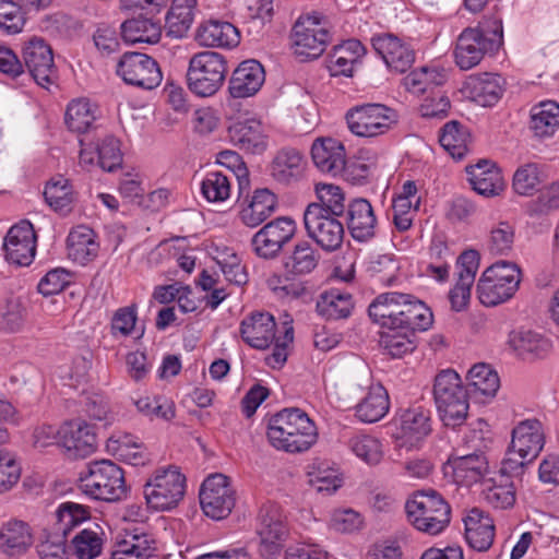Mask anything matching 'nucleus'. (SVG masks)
<instances>
[{
  "label": "nucleus",
  "instance_id": "f257e3e1",
  "mask_svg": "<svg viewBox=\"0 0 559 559\" xmlns=\"http://www.w3.org/2000/svg\"><path fill=\"white\" fill-rule=\"evenodd\" d=\"M373 322L388 330L426 331L433 322L432 311L409 294H380L368 308Z\"/></svg>",
  "mask_w": 559,
  "mask_h": 559
},
{
  "label": "nucleus",
  "instance_id": "f03ea898",
  "mask_svg": "<svg viewBox=\"0 0 559 559\" xmlns=\"http://www.w3.org/2000/svg\"><path fill=\"white\" fill-rule=\"evenodd\" d=\"M267 439L277 450L300 453L309 450L318 439L313 420L300 408H284L270 417Z\"/></svg>",
  "mask_w": 559,
  "mask_h": 559
},
{
  "label": "nucleus",
  "instance_id": "7ed1b4c3",
  "mask_svg": "<svg viewBox=\"0 0 559 559\" xmlns=\"http://www.w3.org/2000/svg\"><path fill=\"white\" fill-rule=\"evenodd\" d=\"M433 399L441 420L448 427L461 426L468 414V391L452 369L441 370L435 378Z\"/></svg>",
  "mask_w": 559,
  "mask_h": 559
},
{
  "label": "nucleus",
  "instance_id": "20e7f679",
  "mask_svg": "<svg viewBox=\"0 0 559 559\" xmlns=\"http://www.w3.org/2000/svg\"><path fill=\"white\" fill-rule=\"evenodd\" d=\"M409 522L414 527L428 535H438L451 521V508L436 490L416 491L405 504Z\"/></svg>",
  "mask_w": 559,
  "mask_h": 559
},
{
  "label": "nucleus",
  "instance_id": "39448f33",
  "mask_svg": "<svg viewBox=\"0 0 559 559\" xmlns=\"http://www.w3.org/2000/svg\"><path fill=\"white\" fill-rule=\"evenodd\" d=\"M81 490L96 500L119 501L127 495L123 471L114 462H92L80 475Z\"/></svg>",
  "mask_w": 559,
  "mask_h": 559
},
{
  "label": "nucleus",
  "instance_id": "423d86ee",
  "mask_svg": "<svg viewBox=\"0 0 559 559\" xmlns=\"http://www.w3.org/2000/svg\"><path fill=\"white\" fill-rule=\"evenodd\" d=\"M227 72L228 68L224 56L210 50L198 52L189 61L188 87L198 96H212L223 86Z\"/></svg>",
  "mask_w": 559,
  "mask_h": 559
},
{
  "label": "nucleus",
  "instance_id": "0eeeda50",
  "mask_svg": "<svg viewBox=\"0 0 559 559\" xmlns=\"http://www.w3.org/2000/svg\"><path fill=\"white\" fill-rule=\"evenodd\" d=\"M521 282L520 269L510 262L501 261L487 267L477 283L479 301L493 307L510 299Z\"/></svg>",
  "mask_w": 559,
  "mask_h": 559
},
{
  "label": "nucleus",
  "instance_id": "6e6552de",
  "mask_svg": "<svg viewBox=\"0 0 559 559\" xmlns=\"http://www.w3.org/2000/svg\"><path fill=\"white\" fill-rule=\"evenodd\" d=\"M185 493L186 476L174 465L157 468L144 485L146 502L157 511L176 508Z\"/></svg>",
  "mask_w": 559,
  "mask_h": 559
},
{
  "label": "nucleus",
  "instance_id": "1a4fd4ad",
  "mask_svg": "<svg viewBox=\"0 0 559 559\" xmlns=\"http://www.w3.org/2000/svg\"><path fill=\"white\" fill-rule=\"evenodd\" d=\"M345 119L353 134L373 138L391 130L397 123V114L385 105L372 103L350 108Z\"/></svg>",
  "mask_w": 559,
  "mask_h": 559
},
{
  "label": "nucleus",
  "instance_id": "9d476101",
  "mask_svg": "<svg viewBox=\"0 0 559 559\" xmlns=\"http://www.w3.org/2000/svg\"><path fill=\"white\" fill-rule=\"evenodd\" d=\"M331 39L328 22L317 13L300 15L292 31L296 55L306 59L320 57Z\"/></svg>",
  "mask_w": 559,
  "mask_h": 559
},
{
  "label": "nucleus",
  "instance_id": "9b49d317",
  "mask_svg": "<svg viewBox=\"0 0 559 559\" xmlns=\"http://www.w3.org/2000/svg\"><path fill=\"white\" fill-rule=\"evenodd\" d=\"M465 442L473 452L465 453L462 449H455L447 464L452 469L454 481L468 487L484 477L488 471V462L480 451L483 437L479 433L474 431L472 438H466Z\"/></svg>",
  "mask_w": 559,
  "mask_h": 559
},
{
  "label": "nucleus",
  "instance_id": "f8f14e48",
  "mask_svg": "<svg viewBox=\"0 0 559 559\" xmlns=\"http://www.w3.org/2000/svg\"><path fill=\"white\" fill-rule=\"evenodd\" d=\"M337 217L316 205H308L304 213L307 235L326 252L340 249L344 240V226Z\"/></svg>",
  "mask_w": 559,
  "mask_h": 559
},
{
  "label": "nucleus",
  "instance_id": "ddd939ff",
  "mask_svg": "<svg viewBox=\"0 0 559 559\" xmlns=\"http://www.w3.org/2000/svg\"><path fill=\"white\" fill-rule=\"evenodd\" d=\"M117 74L127 84L144 90L157 87L163 80L158 63L141 52H124L117 64Z\"/></svg>",
  "mask_w": 559,
  "mask_h": 559
},
{
  "label": "nucleus",
  "instance_id": "4468645a",
  "mask_svg": "<svg viewBox=\"0 0 559 559\" xmlns=\"http://www.w3.org/2000/svg\"><path fill=\"white\" fill-rule=\"evenodd\" d=\"M296 229L295 221L287 216L269 222L253 235V251L262 259L276 258L284 246L293 239Z\"/></svg>",
  "mask_w": 559,
  "mask_h": 559
},
{
  "label": "nucleus",
  "instance_id": "2eb2a0df",
  "mask_svg": "<svg viewBox=\"0 0 559 559\" xmlns=\"http://www.w3.org/2000/svg\"><path fill=\"white\" fill-rule=\"evenodd\" d=\"M235 501V491L227 476L213 474L203 481L200 503L206 516L214 520L226 518L231 512Z\"/></svg>",
  "mask_w": 559,
  "mask_h": 559
},
{
  "label": "nucleus",
  "instance_id": "dca6fc26",
  "mask_svg": "<svg viewBox=\"0 0 559 559\" xmlns=\"http://www.w3.org/2000/svg\"><path fill=\"white\" fill-rule=\"evenodd\" d=\"M259 552L265 559H274L281 554L287 528L281 510L273 504L264 506L259 514Z\"/></svg>",
  "mask_w": 559,
  "mask_h": 559
},
{
  "label": "nucleus",
  "instance_id": "f3484780",
  "mask_svg": "<svg viewBox=\"0 0 559 559\" xmlns=\"http://www.w3.org/2000/svg\"><path fill=\"white\" fill-rule=\"evenodd\" d=\"M25 66L36 83L43 87L52 84L57 78L51 47L39 37H32L22 48Z\"/></svg>",
  "mask_w": 559,
  "mask_h": 559
},
{
  "label": "nucleus",
  "instance_id": "a211bd4d",
  "mask_svg": "<svg viewBox=\"0 0 559 559\" xmlns=\"http://www.w3.org/2000/svg\"><path fill=\"white\" fill-rule=\"evenodd\" d=\"M498 39H485L478 28H465L456 40L455 63L461 70L476 67L486 53L497 51Z\"/></svg>",
  "mask_w": 559,
  "mask_h": 559
},
{
  "label": "nucleus",
  "instance_id": "6ab92c4d",
  "mask_svg": "<svg viewBox=\"0 0 559 559\" xmlns=\"http://www.w3.org/2000/svg\"><path fill=\"white\" fill-rule=\"evenodd\" d=\"M8 262L19 265H29L36 252V235L33 225L23 221L12 226L3 242Z\"/></svg>",
  "mask_w": 559,
  "mask_h": 559
},
{
  "label": "nucleus",
  "instance_id": "aec40b11",
  "mask_svg": "<svg viewBox=\"0 0 559 559\" xmlns=\"http://www.w3.org/2000/svg\"><path fill=\"white\" fill-rule=\"evenodd\" d=\"M371 44L385 64L396 72H405L415 61L413 47L392 33L373 35Z\"/></svg>",
  "mask_w": 559,
  "mask_h": 559
},
{
  "label": "nucleus",
  "instance_id": "412c9836",
  "mask_svg": "<svg viewBox=\"0 0 559 559\" xmlns=\"http://www.w3.org/2000/svg\"><path fill=\"white\" fill-rule=\"evenodd\" d=\"M227 134L230 143L245 153L261 154L266 150L267 141L263 126L255 118H239L231 121Z\"/></svg>",
  "mask_w": 559,
  "mask_h": 559
},
{
  "label": "nucleus",
  "instance_id": "4be33fe9",
  "mask_svg": "<svg viewBox=\"0 0 559 559\" xmlns=\"http://www.w3.org/2000/svg\"><path fill=\"white\" fill-rule=\"evenodd\" d=\"M59 443L75 456H86L96 449V433L81 419L64 423L59 429Z\"/></svg>",
  "mask_w": 559,
  "mask_h": 559
},
{
  "label": "nucleus",
  "instance_id": "5701e85b",
  "mask_svg": "<svg viewBox=\"0 0 559 559\" xmlns=\"http://www.w3.org/2000/svg\"><path fill=\"white\" fill-rule=\"evenodd\" d=\"M311 158L323 174L333 177L345 169L346 154L342 142L332 138H319L311 146Z\"/></svg>",
  "mask_w": 559,
  "mask_h": 559
},
{
  "label": "nucleus",
  "instance_id": "b1692460",
  "mask_svg": "<svg viewBox=\"0 0 559 559\" xmlns=\"http://www.w3.org/2000/svg\"><path fill=\"white\" fill-rule=\"evenodd\" d=\"M431 432L429 412L420 407L404 411L399 419L397 440L401 448L417 447Z\"/></svg>",
  "mask_w": 559,
  "mask_h": 559
},
{
  "label": "nucleus",
  "instance_id": "393cba45",
  "mask_svg": "<svg viewBox=\"0 0 559 559\" xmlns=\"http://www.w3.org/2000/svg\"><path fill=\"white\" fill-rule=\"evenodd\" d=\"M265 81V72L262 64L253 59L242 61L229 81V93L235 98L253 96L262 87Z\"/></svg>",
  "mask_w": 559,
  "mask_h": 559
},
{
  "label": "nucleus",
  "instance_id": "a878e982",
  "mask_svg": "<svg viewBox=\"0 0 559 559\" xmlns=\"http://www.w3.org/2000/svg\"><path fill=\"white\" fill-rule=\"evenodd\" d=\"M319 251L307 240L297 241L282 258L285 281L310 274L319 264Z\"/></svg>",
  "mask_w": 559,
  "mask_h": 559
},
{
  "label": "nucleus",
  "instance_id": "bb28decb",
  "mask_svg": "<svg viewBox=\"0 0 559 559\" xmlns=\"http://www.w3.org/2000/svg\"><path fill=\"white\" fill-rule=\"evenodd\" d=\"M276 323L267 312L252 313L240 324L242 340L253 348L265 349L275 340Z\"/></svg>",
  "mask_w": 559,
  "mask_h": 559
},
{
  "label": "nucleus",
  "instance_id": "cd10ccee",
  "mask_svg": "<svg viewBox=\"0 0 559 559\" xmlns=\"http://www.w3.org/2000/svg\"><path fill=\"white\" fill-rule=\"evenodd\" d=\"M514 453H522L526 460H535L544 447V432L537 419L520 421L512 430L511 444Z\"/></svg>",
  "mask_w": 559,
  "mask_h": 559
},
{
  "label": "nucleus",
  "instance_id": "c85d7f7f",
  "mask_svg": "<svg viewBox=\"0 0 559 559\" xmlns=\"http://www.w3.org/2000/svg\"><path fill=\"white\" fill-rule=\"evenodd\" d=\"M508 344L520 358L530 361L546 357L551 349L547 337L531 330L512 331Z\"/></svg>",
  "mask_w": 559,
  "mask_h": 559
},
{
  "label": "nucleus",
  "instance_id": "c756f323",
  "mask_svg": "<svg viewBox=\"0 0 559 559\" xmlns=\"http://www.w3.org/2000/svg\"><path fill=\"white\" fill-rule=\"evenodd\" d=\"M465 538L468 545L478 551H486L490 548L495 538V524L492 519L481 510L472 509L466 518Z\"/></svg>",
  "mask_w": 559,
  "mask_h": 559
},
{
  "label": "nucleus",
  "instance_id": "7c9ffc66",
  "mask_svg": "<svg viewBox=\"0 0 559 559\" xmlns=\"http://www.w3.org/2000/svg\"><path fill=\"white\" fill-rule=\"evenodd\" d=\"M376 216L366 199H357L348 204L347 226L354 239L365 241L374 236Z\"/></svg>",
  "mask_w": 559,
  "mask_h": 559
},
{
  "label": "nucleus",
  "instance_id": "2f4dec72",
  "mask_svg": "<svg viewBox=\"0 0 559 559\" xmlns=\"http://www.w3.org/2000/svg\"><path fill=\"white\" fill-rule=\"evenodd\" d=\"M466 173L473 190L478 194L493 197L503 189L500 171L487 159H481L475 165L467 166Z\"/></svg>",
  "mask_w": 559,
  "mask_h": 559
},
{
  "label": "nucleus",
  "instance_id": "473e14b6",
  "mask_svg": "<svg viewBox=\"0 0 559 559\" xmlns=\"http://www.w3.org/2000/svg\"><path fill=\"white\" fill-rule=\"evenodd\" d=\"M68 257L82 265L93 261L99 250L94 230L87 226L74 227L67 238Z\"/></svg>",
  "mask_w": 559,
  "mask_h": 559
},
{
  "label": "nucleus",
  "instance_id": "72a5a7b5",
  "mask_svg": "<svg viewBox=\"0 0 559 559\" xmlns=\"http://www.w3.org/2000/svg\"><path fill=\"white\" fill-rule=\"evenodd\" d=\"M197 40L205 47H235L239 43V32L229 22L210 20L199 26Z\"/></svg>",
  "mask_w": 559,
  "mask_h": 559
},
{
  "label": "nucleus",
  "instance_id": "f704fd0d",
  "mask_svg": "<svg viewBox=\"0 0 559 559\" xmlns=\"http://www.w3.org/2000/svg\"><path fill=\"white\" fill-rule=\"evenodd\" d=\"M33 544L29 525L20 520H10L0 528V549L10 555L24 554Z\"/></svg>",
  "mask_w": 559,
  "mask_h": 559
},
{
  "label": "nucleus",
  "instance_id": "c9c22d12",
  "mask_svg": "<svg viewBox=\"0 0 559 559\" xmlns=\"http://www.w3.org/2000/svg\"><path fill=\"white\" fill-rule=\"evenodd\" d=\"M466 87L472 99L484 107L495 105L503 94L502 79L498 74L472 75Z\"/></svg>",
  "mask_w": 559,
  "mask_h": 559
},
{
  "label": "nucleus",
  "instance_id": "e433bc0d",
  "mask_svg": "<svg viewBox=\"0 0 559 559\" xmlns=\"http://www.w3.org/2000/svg\"><path fill=\"white\" fill-rule=\"evenodd\" d=\"M304 169V157L301 153L292 147L280 150L271 164V176L281 183H290L297 180Z\"/></svg>",
  "mask_w": 559,
  "mask_h": 559
},
{
  "label": "nucleus",
  "instance_id": "4c0bfd02",
  "mask_svg": "<svg viewBox=\"0 0 559 559\" xmlns=\"http://www.w3.org/2000/svg\"><path fill=\"white\" fill-rule=\"evenodd\" d=\"M366 49L357 39H348L334 47L330 55L329 69L332 75L352 76L354 67L365 55Z\"/></svg>",
  "mask_w": 559,
  "mask_h": 559
},
{
  "label": "nucleus",
  "instance_id": "58836bf2",
  "mask_svg": "<svg viewBox=\"0 0 559 559\" xmlns=\"http://www.w3.org/2000/svg\"><path fill=\"white\" fill-rule=\"evenodd\" d=\"M276 205L274 193L267 189L257 190L250 203L240 211V219L248 227H257L274 213Z\"/></svg>",
  "mask_w": 559,
  "mask_h": 559
},
{
  "label": "nucleus",
  "instance_id": "ea45409f",
  "mask_svg": "<svg viewBox=\"0 0 559 559\" xmlns=\"http://www.w3.org/2000/svg\"><path fill=\"white\" fill-rule=\"evenodd\" d=\"M530 128L535 136L549 138L559 129V104L544 100L531 109Z\"/></svg>",
  "mask_w": 559,
  "mask_h": 559
},
{
  "label": "nucleus",
  "instance_id": "a19ab883",
  "mask_svg": "<svg viewBox=\"0 0 559 559\" xmlns=\"http://www.w3.org/2000/svg\"><path fill=\"white\" fill-rule=\"evenodd\" d=\"M483 496L495 509H509L515 503V487L504 475H497L483 481Z\"/></svg>",
  "mask_w": 559,
  "mask_h": 559
},
{
  "label": "nucleus",
  "instance_id": "79ce46f5",
  "mask_svg": "<svg viewBox=\"0 0 559 559\" xmlns=\"http://www.w3.org/2000/svg\"><path fill=\"white\" fill-rule=\"evenodd\" d=\"M121 36L127 43L156 44L162 36L160 25L142 16L130 19L121 24Z\"/></svg>",
  "mask_w": 559,
  "mask_h": 559
},
{
  "label": "nucleus",
  "instance_id": "37998d69",
  "mask_svg": "<svg viewBox=\"0 0 559 559\" xmlns=\"http://www.w3.org/2000/svg\"><path fill=\"white\" fill-rule=\"evenodd\" d=\"M195 7L197 0H173L166 15L168 35L181 38L187 34L194 20Z\"/></svg>",
  "mask_w": 559,
  "mask_h": 559
},
{
  "label": "nucleus",
  "instance_id": "c03bdc74",
  "mask_svg": "<svg viewBox=\"0 0 559 559\" xmlns=\"http://www.w3.org/2000/svg\"><path fill=\"white\" fill-rule=\"evenodd\" d=\"M353 307L350 294L338 289L323 293L317 301L318 313L326 320L345 319L350 314Z\"/></svg>",
  "mask_w": 559,
  "mask_h": 559
},
{
  "label": "nucleus",
  "instance_id": "a18cd8bd",
  "mask_svg": "<svg viewBox=\"0 0 559 559\" xmlns=\"http://www.w3.org/2000/svg\"><path fill=\"white\" fill-rule=\"evenodd\" d=\"M447 73L443 69L423 67L404 78V86L413 94L421 95L427 92H437V87L444 84Z\"/></svg>",
  "mask_w": 559,
  "mask_h": 559
},
{
  "label": "nucleus",
  "instance_id": "49530a36",
  "mask_svg": "<svg viewBox=\"0 0 559 559\" xmlns=\"http://www.w3.org/2000/svg\"><path fill=\"white\" fill-rule=\"evenodd\" d=\"M468 394L493 397L500 386L498 373L486 364L474 365L468 373Z\"/></svg>",
  "mask_w": 559,
  "mask_h": 559
},
{
  "label": "nucleus",
  "instance_id": "de8ad7c7",
  "mask_svg": "<svg viewBox=\"0 0 559 559\" xmlns=\"http://www.w3.org/2000/svg\"><path fill=\"white\" fill-rule=\"evenodd\" d=\"M389 411V396L382 385L370 389L366 397L356 406V415L364 423H376Z\"/></svg>",
  "mask_w": 559,
  "mask_h": 559
},
{
  "label": "nucleus",
  "instance_id": "09e8293b",
  "mask_svg": "<svg viewBox=\"0 0 559 559\" xmlns=\"http://www.w3.org/2000/svg\"><path fill=\"white\" fill-rule=\"evenodd\" d=\"M97 107L86 98L72 100L66 111L68 128L78 133L86 132L96 119Z\"/></svg>",
  "mask_w": 559,
  "mask_h": 559
},
{
  "label": "nucleus",
  "instance_id": "8fccbe9b",
  "mask_svg": "<svg viewBox=\"0 0 559 559\" xmlns=\"http://www.w3.org/2000/svg\"><path fill=\"white\" fill-rule=\"evenodd\" d=\"M44 197L56 212L66 214L71 211L73 190L70 181L63 176L59 175L47 182Z\"/></svg>",
  "mask_w": 559,
  "mask_h": 559
},
{
  "label": "nucleus",
  "instance_id": "3c124183",
  "mask_svg": "<svg viewBox=\"0 0 559 559\" xmlns=\"http://www.w3.org/2000/svg\"><path fill=\"white\" fill-rule=\"evenodd\" d=\"M380 345L393 358H400L416 348V331L389 330L380 337Z\"/></svg>",
  "mask_w": 559,
  "mask_h": 559
},
{
  "label": "nucleus",
  "instance_id": "603ef678",
  "mask_svg": "<svg viewBox=\"0 0 559 559\" xmlns=\"http://www.w3.org/2000/svg\"><path fill=\"white\" fill-rule=\"evenodd\" d=\"M468 134L457 122L450 121L444 124L439 142L441 146L454 158L462 159L468 151Z\"/></svg>",
  "mask_w": 559,
  "mask_h": 559
},
{
  "label": "nucleus",
  "instance_id": "864d4df0",
  "mask_svg": "<svg viewBox=\"0 0 559 559\" xmlns=\"http://www.w3.org/2000/svg\"><path fill=\"white\" fill-rule=\"evenodd\" d=\"M117 547L120 554L135 556V559H151L156 551L155 539L144 532L128 533Z\"/></svg>",
  "mask_w": 559,
  "mask_h": 559
},
{
  "label": "nucleus",
  "instance_id": "5fc2aeb1",
  "mask_svg": "<svg viewBox=\"0 0 559 559\" xmlns=\"http://www.w3.org/2000/svg\"><path fill=\"white\" fill-rule=\"evenodd\" d=\"M316 193L319 203H311L310 205L319 206L328 215L342 216L345 211V195L338 186L332 183H317Z\"/></svg>",
  "mask_w": 559,
  "mask_h": 559
},
{
  "label": "nucleus",
  "instance_id": "6e6d98bb",
  "mask_svg": "<svg viewBox=\"0 0 559 559\" xmlns=\"http://www.w3.org/2000/svg\"><path fill=\"white\" fill-rule=\"evenodd\" d=\"M230 179L221 171H210L201 183V192L209 202H223L230 195Z\"/></svg>",
  "mask_w": 559,
  "mask_h": 559
},
{
  "label": "nucleus",
  "instance_id": "4d7b16f0",
  "mask_svg": "<svg viewBox=\"0 0 559 559\" xmlns=\"http://www.w3.org/2000/svg\"><path fill=\"white\" fill-rule=\"evenodd\" d=\"M73 554L78 559H94L103 549V539L92 530H82L71 540Z\"/></svg>",
  "mask_w": 559,
  "mask_h": 559
},
{
  "label": "nucleus",
  "instance_id": "13d9d810",
  "mask_svg": "<svg viewBox=\"0 0 559 559\" xmlns=\"http://www.w3.org/2000/svg\"><path fill=\"white\" fill-rule=\"evenodd\" d=\"M58 533L67 537L72 527L81 524L90 518L86 507L75 502H63L57 510Z\"/></svg>",
  "mask_w": 559,
  "mask_h": 559
},
{
  "label": "nucleus",
  "instance_id": "bf43d9fd",
  "mask_svg": "<svg viewBox=\"0 0 559 559\" xmlns=\"http://www.w3.org/2000/svg\"><path fill=\"white\" fill-rule=\"evenodd\" d=\"M115 454L122 461L133 466L143 465L146 456L144 453L143 444L138 442L136 438L130 435L119 437L116 440L111 439Z\"/></svg>",
  "mask_w": 559,
  "mask_h": 559
},
{
  "label": "nucleus",
  "instance_id": "052dcab7",
  "mask_svg": "<svg viewBox=\"0 0 559 559\" xmlns=\"http://www.w3.org/2000/svg\"><path fill=\"white\" fill-rule=\"evenodd\" d=\"M542 183L537 164L528 163L518 168L513 176V188L518 194L531 195Z\"/></svg>",
  "mask_w": 559,
  "mask_h": 559
},
{
  "label": "nucleus",
  "instance_id": "680f3d73",
  "mask_svg": "<svg viewBox=\"0 0 559 559\" xmlns=\"http://www.w3.org/2000/svg\"><path fill=\"white\" fill-rule=\"evenodd\" d=\"M349 448L356 456L370 465L378 464L383 455L380 442L370 436L353 437Z\"/></svg>",
  "mask_w": 559,
  "mask_h": 559
},
{
  "label": "nucleus",
  "instance_id": "e2e57ef3",
  "mask_svg": "<svg viewBox=\"0 0 559 559\" xmlns=\"http://www.w3.org/2000/svg\"><path fill=\"white\" fill-rule=\"evenodd\" d=\"M514 228L506 221L497 223L490 229L488 248L493 254H508L513 247Z\"/></svg>",
  "mask_w": 559,
  "mask_h": 559
},
{
  "label": "nucleus",
  "instance_id": "0e129e2a",
  "mask_svg": "<svg viewBox=\"0 0 559 559\" xmlns=\"http://www.w3.org/2000/svg\"><path fill=\"white\" fill-rule=\"evenodd\" d=\"M97 153V163L103 170L114 171L121 165L122 155L119 141L109 135L100 144L95 146Z\"/></svg>",
  "mask_w": 559,
  "mask_h": 559
},
{
  "label": "nucleus",
  "instance_id": "69168bd1",
  "mask_svg": "<svg viewBox=\"0 0 559 559\" xmlns=\"http://www.w3.org/2000/svg\"><path fill=\"white\" fill-rule=\"evenodd\" d=\"M309 476L310 485L318 492L331 493L341 486V479L337 476L336 469L326 467L324 463L313 465Z\"/></svg>",
  "mask_w": 559,
  "mask_h": 559
},
{
  "label": "nucleus",
  "instance_id": "338daca9",
  "mask_svg": "<svg viewBox=\"0 0 559 559\" xmlns=\"http://www.w3.org/2000/svg\"><path fill=\"white\" fill-rule=\"evenodd\" d=\"M25 23L20 5L11 0H0V28L8 34L22 31Z\"/></svg>",
  "mask_w": 559,
  "mask_h": 559
},
{
  "label": "nucleus",
  "instance_id": "774afa93",
  "mask_svg": "<svg viewBox=\"0 0 559 559\" xmlns=\"http://www.w3.org/2000/svg\"><path fill=\"white\" fill-rule=\"evenodd\" d=\"M71 283V274L66 269H53L38 283V292L44 296H51L62 292Z\"/></svg>",
  "mask_w": 559,
  "mask_h": 559
}]
</instances>
